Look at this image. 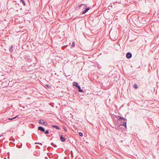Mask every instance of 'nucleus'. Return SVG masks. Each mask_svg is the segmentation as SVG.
Segmentation results:
<instances>
[{
  "mask_svg": "<svg viewBox=\"0 0 159 159\" xmlns=\"http://www.w3.org/2000/svg\"><path fill=\"white\" fill-rule=\"evenodd\" d=\"M39 123L42 125H47V123L46 122H44L43 120H39Z\"/></svg>",
  "mask_w": 159,
  "mask_h": 159,
  "instance_id": "nucleus-1",
  "label": "nucleus"
},
{
  "mask_svg": "<svg viewBox=\"0 0 159 159\" xmlns=\"http://www.w3.org/2000/svg\"><path fill=\"white\" fill-rule=\"evenodd\" d=\"M132 54L129 52H128L126 54V57L127 58H130L132 57Z\"/></svg>",
  "mask_w": 159,
  "mask_h": 159,
  "instance_id": "nucleus-2",
  "label": "nucleus"
},
{
  "mask_svg": "<svg viewBox=\"0 0 159 159\" xmlns=\"http://www.w3.org/2000/svg\"><path fill=\"white\" fill-rule=\"evenodd\" d=\"M118 117L119 118L118 119V120H123V121H126L127 120L126 119H125L124 117L119 116H118Z\"/></svg>",
  "mask_w": 159,
  "mask_h": 159,
  "instance_id": "nucleus-3",
  "label": "nucleus"
},
{
  "mask_svg": "<svg viewBox=\"0 0 159 159\" xmlns=\"http://www.w3.org/2000/svg\"><path fill=\"white\" fill-rule=\"evenodd\" d=\"M90 9V7H88V8H85L84 11H83L82 12V14H84L85 13L87 12L89 9Z\"/></svg>",
  "mask_w": 159,
  "mask_h": 159,
  "instance_id": "nucleus-4",
  "label": "nucleus"
},
{
  "mask_svg": "<svg viewBox=\"0 0 159 159\" xmlns=\"http://www.w3.org/2000/svg\"><path fill=\"white\" fill-rule=\"evenodd\" d=\"M124 126L125 128H127V125H126V121H123V124H120L119 125V126Z\"/></svg>",
  "mask_w": 159,
  "mask_h": 159,
  "instance_id": "nucleus-5",
  "label": "nucleus"
},
{
  "mask_svg": "<svg viewBox=\"0 0 159 159\" xmlns=\"http://www.w3.org/2000/svg\"><path fill=\"white\" fill-rule=\"evenodd\" d=\"M38 129L43 132H45V129L41 126L39 127Z\"/></svg>",
  "mask_w": 159,
  "mask_h": 159,
  "instance_id": "nucleus-6",
  "label": "nucleus"
},
{
  "mask_svg": "<svg viewBox=\"0 0 159 159\" xmlns=\"http://www.w3.org/2000/svg\"><path fill=\"white\" fill-rule=\"evenodd\" d=\"M60 139L63 142H65L66 140L62 136V135H61Z\"/></svg>",
  "mask_w": 159,
  "mask_h": 159,
  "instance_id": "nucleus-7",
  "label": "nucleus"
},
{
  "mask_svg": "<svg viewBox=\"0 0 159 159\" xmlns=\"http://www.w3.org/2000/svg\"><path fill=\"white\" fill-rule=\"evenodd\" d=\"M52 127H53V128H55L57 129H58V130H60L61 129V128H60V127L59 126H58L56 125H52Z\"/></svg>",
  "mask_w": 159,
  "mask_h": 159,
  "instance_id": "nucleus-8",
  "label": "nucleus"
},
{
  "mask_svg": "<svg viewBox=\"0 0 159 159\" xmlns=\"http://www.w3.org/2000/svg\"><path fill=\"white\" fill-rule=\"evenodd\" d=\"M73 85L74 86H75V87L77 88L79 86L78 83L75 82H74L73 83Z\"/></svg>",
  "mask_w": 159,
  "mask_h": 159,
  "instance_id": "nucleus-9",
  "label": "nucleus"
},
{
  "mask_svg": "<svg viewBox=\"0 0 159 159\" xmlns=\"http://www.w3.org/2000/svg\"><path fill=\"white\" fill-rule=\"evenodd\" d=\"M77 88L78 89L79 92H83V90L81 89V88L80 86L77 87Z\"/></svg>",
  "mask_w": 159,
  "mask_h": 159,
  "instance_id": "nucleus-10",
  "label": "nucleus"
},
{
  "mask_svg": "<svg viewBox=\"0 0 159 159\" xmlns=\"http://www.w3.org/2000/svg\"><path fill=\"white\" fill-rule=\"evenodd\" d=\"M13 46L12 45L9 48V50L11 52H12L13 51Z\"/></svg>",
  "mask_w": 159,
  "mask_h": 159,
  "instance_id": "nucleus-11",
  "label": "nucleus"
},
{
  "mask_svg": "<svg viewBox=\"0 0 159 159\" xmlns=\"http://www.w3.org/2000/svg\"><path fill=\"white\" fill-rule=\"evenodd\" d=\"M83 5H84L85 6V7H87V5L85 4H82L81 5H79L78 6V7H79V8H80V7H81V6H82Z\"/></svg>",
  "mask_w": 159,
  "mask_h": 159,
  "instance_id": "nucleus-12",
  "label": "nucleus"
},
{
  "mask_svg": "<svg viewBox=\"0 0 159 159\" xmlns=\"http://www.w3.org/2000/svg\"><path fill=\"white\" fill-rule=\"evenodd\" d=\"M75 46V43L74 42H73L71 45V47L73 48Z\"/></svg>",
  "mask_w": 159,
  "mask_h": 159,
  "instance_id": "nucleus-13",
  "label": "nucleus"
},
{
  "mask_svg": "<svg viewBox=\"0 0 159 159\" xmlns=\"http://www.w3.org/2000/svg\"><path fill=\"white\" fill-rule=\"evenodd\" d=\"M20 1L22 3H23V5L24 6H25V2L24 0H20Z\"/></svg>",
  "mask_w": 159,
  "mask_h": 159,
  "instance_id": "nucleus-14",
  "label": "nucleus"
},
{
  "mask_svg": "<svg viewBox=\"0 0 159 159\" xmlns=\"http://www.w3.org/2000/svg\"><path fill=\"white\" fill-rule=\"evenodd\" d=\"M17 117H18V116H16V117H13V118H9V120H13L14 119H15V118H16Z\"/></svg>",
  "mask_w": 159,
  "mask_h": 159,
  "instance_id": "nucleus-15",
  "label": "nucleus"
},
{
  "mask_svg": "<svg viewBox=\"0 0 159 159\" xmlns=\"http://www.w3.org/2000/svg\"><path fill=\"white\" fill-rule=\"evenodd\" d=\"M49 133V131L48 130H46L45 131V134H47Z\"/></svg>",
  "mask_w": 159,
  "mask_h": 159,
  "instance_id": "nucleus-16",
  "label": "nucleus"
},
{
  "mask_svg": "<svg viewBox=\"0 0 159 159\" xmlns=\"http://www.w3.org/2000/svg\"><path fill=\"white\" fill-rule=\"evenodd\" d=\"M79 135L80 136H83V133L80 132L79 133Z\"/></svg>",
  "mask_w": 159,
  "mask_h": 159,
  "instance_id": "nucleus-17",
  "label": "nucleus"
},
{
  "mask_svg": "<svg viewBox=\"0 0 159 159\" xmlns=\"http://www.w3.org/2000/svg\"><path fill=\"white\" fill-rule=\"evenodd\" d=\"M134 87L135 88H137L138 87H137V85L136 84H134Z\"/></svg>",
  "mask_w": 159,
  "mask_h": 159,
  "instance_id": "nucleus-18",
  "label": "nucleus"
},
{
  "mask_svg": "<svg viewBox=\"0 0 159 159\" xmlns=\"http://www.w3.org/2000/svg\"><path fill=\"white\" fill-rule=\"evenodd\" d=\"M63 129H64V130L66 131V127H63Z\"/></svg>",
  "mask_w": 159,
  "mask_h": 159,
  "instance_id": "nucleus-19",
  "label": "nucleus"
},
{
  "mask_svg": "<svg viewBox=\"0 0 159 159\" xmlns=\"http://www.w3.org/2000/svg\"><path fill=\"white\" fill-rule=\"evenodd\" d=\"M54 145V147H57V146L56 145Z\"/></svg>",
  "mask_w": 159,
  "mask_h": 159,
  "instance_id": "nucleus-20",
  "label": "nucleus"
},
{
  "mask_svg": "<svg viewBox=\"0 0 159 159\" xmlns=\"http://www.w3.org/2000/svg\"><path fill=\"white\" fill-rule=\"evenodd\" d=\"M51 144H53V143H51Z\"/></svg>",
  "mask_w": 159,
  "mask_h": 159,
  "instance_id": "nucleus-21",
  "label": "nucleus"
},
{
  "mask_svg": "<svg viewBox=\"0 0 159 159\" xmlns=\"http://www.w3.org/2000/svg\"><path fill=\"white\" fill-rule=\"evenodd\" d=\"M38 144H39V143H38Z\"/></svg>",
  "mask_w": 159,
  "mask_h": 159,
  "instance_id": "nucleus-22",
  "label": "nucleus"
}]
</instances>
